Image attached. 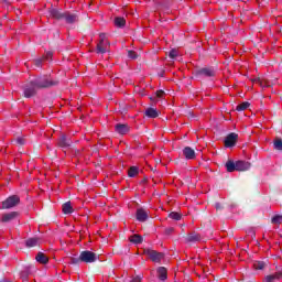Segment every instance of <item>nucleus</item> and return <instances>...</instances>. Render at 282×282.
I'll list each match as a JSON object with an SVG mask.
<instances>
[{"mask_svg":"<svg viewBox=\"0 0 282 282\" xmlns=\"http://www.w3.org/2000/svg\"><path fill=\"white\" fill-rule=\"evenodd\" d=\"M33 85L36 89H50V87H56L58 79H52V77L45 75L33 79Z\"/></svg>","mask_w":282,"mask_h":282,"instance_id":"obj_1","label":"nucleus"},{"mask_svg":"<svg viewBox=\"0 0 282 282\" xmlns=\"http://www.w3.org/2000/svg\"><path fill=\"white\" fill-rule=\"evenodd\" d=\"M82 263H96L100 256L94 251L85 250L79 253Z\"/></svg>","mask_w":282,"mask_h":282,"instance_id":"obj_2","label":"nucleus"},{"mask_svg":"<svg viewBox=\"0 0 282 282\" xmlns=\"http://www.w3.org/2000/svg\"><path fill=\"white\" fill-rule=\"evenodd\" d=\"M19 204H21V197H19V195H11L2 202V208H14V206H19Z\"/></svg>","mask_w":282,"mask_h":282,"instance_id":"obj_3","label":"nucleus"},{"mask_svg":"<svg viewBox=\"0 0 282 282\" xmlns=\"http://www.w3.org/2000/svg\"><path fill=\"white\" fill-rule=\"evenodd\" d=\"M143 253L147 254L153 263H161L162 259L165 257L164 252H158L153 249H144Z\"/></svg>","mask_w":282,"mask_h":282,"instance_id":"obj_4","label":"nucleus"},{"mask_svg":"<svg viewBox=\"0 0 282 282\" xmlns=\"http://www.w3.org/2000/svg\"><path fill=\"white\" fill-rule=\"evenodd\" d=\"M195 76L197 78H213V76H215V68L214 67H203V68H198L195 72Z\"/></svg>","mask_w":282,"mask_h":282,"instance_id":"obj_5","label":"nucleus"},{"mask_svg":"<svg viewBox=\"0 0 282 282\" xmlns=\"http://www.w3.org/2000/svg\"><path fill=\"white\" fill-rule=\"evenodd\" d=\"M34 82L31 80L29 84H26L23 87V94H24V98H33V96L36 95V91L39 88H36V85H33Z\"/></svg>","mask_w":282,"mask_h":282,"instance_id":"obj_6","label":"nucleus"},{"mask_svg":"<svg viewBox=\"0 0 282 282\" xmlns=\"http://www.w3.org/2000/svg\"><path fill=\"white\" fill-rule=\"evenodd\" d=\"M79 20H80V18L78 15V12L72 13L69 11H65L64 21L68 25H74V23H78Z\"/></svg>","mask_w":282,"mask_h":282,"instance_id":"obj_7","label":"nucleus"},{"mask_svg":"<svg viewBox=\"0 0 282 282\" xmlns=\"http://www.w3.org/2000/svg\"><path fill=\"white\" fill-rule=\"evenodd\" d=\"M237 140H239V134L235 132H230L226 138H225V147L227 149H231V147H235L237 144Z\"/></svg>","mask_w":282,"mask_h":282,"instance_id":"obj_8","label":"nucleus"},{"mask_svg":"<svg viewBox=\"0 0 282 282\" xmlns=\"http://www.w3.org/2000/svg\"><path fill=\"white\" fill-rule=\"evenodd\" d=\"M135 217L138 221L144 223L149 219V209H144L142 207L137 209Z\"/></svg>","mask_w":282,"mask_h":282,"instance_id":"obj_9","label":"nucleus"},{"mask_svg":"<svg viewBox=\"0 0 282 282\" xmlns=\"http://www.w3.org/2000/svg\"><path fill=\"white\" fill-rule=\"evenodd\" d=\"M17 217H19V213L11 212L8 214H3L0 221H1V224H10V221H14V219H17Z\"/></svg>","mask_w":282,"mask_h":282,"instance_id":"obj_10","label":"nucleus"},{"mask_svg":"<svg viewBox=\"0 0 282 282\" xmlns=\"http://www.w3.org/2000/svg\"><path fill=\"white\" fill-rule=\"evenodd\" d=\"M185 241L186 243H197V241H202V235L197 234L196 231H192L187 234Z\"/></svg>","mask_w":282,"mask_h":282,"instance_id":"obj_11","label":"nucleus"},{"mask_svg":"<svg viewBox=\"0 0 282 282\" xmlns=\"http://www.w3.org/2000/svg\"><path fill=\"white\" fill-rule=\"evenodd\" d=\"M48 14L52 19H56L57 21H63V19H65V12L58 9H50Z\"/></svg>","mask_w":282,"mask_h":282,"instance_id":"obj_12","label":"nucleus"},{"mask_svg":"<svg viewBox=\"0 0 282 282\" xmlns=\"http://www.w3.org/2000/svg\"><path fill=\"white\" fill-rule=\"evenodd\" d=\"M57 145L61 149H69L72 147V140L67 139V137L65 134H63L59 137Z\"/></svg>","mask_w":282,"mask_h":282,"instance_id":"obj_13","label":"nucleus"},{"mask_svg":"<svg viewBox=\"0 0 282 282\" xmlns=\"http://www.w3.org/2000/svg\"><path fill=\"white\" fill-rule=\"evenodd\" d=\"M251 166H252V163H250L248 161H237L236 162L237 171H250Z\"/></svg>","mask_w":282,"mask_h":282,"instance_id":"obj_14","label":"nucleus"},{"mask_svg":"<svg viewBox=\"0 0 282 282\" xmlns=\"http://www.w3.org/2000/svg\"><path fill=\"white\" fill-rule=\"evenodd\" d=\"M183 155L185 160H195L196 158L195 150H193L191 147H185L183 149Z\"/></svg>","mask_w":282,"mask_h":282,"instance_id":"obj_15","label":"nucleus"},{"mask_svg":"<svg viewBox=\"0 0 282 282\" xmlns=\"http://www.w3.org/2000/svg\"><path fill=\"white\" fill-rule=\"evenodd\" d=\"M115 130L117 133H120V135H124L126 133H129V124L127 123H117L115 126Z\"/></svg>","mask_w":282,"mask_h":282,"instance_id":"obj_16","label":"nucleus"},{"mask_svg":"<svg viewBox=\"0 0 282 282\" xmlns=\"http://www.w3.org/2000/svg\"><path fill=\"white\" fill-rule=\"evenodd\" d=\"M158 272V278L160 279V281H166V279H169V271L166 270L165 267H159L156 269Z\"/></svg>","mask_w":282,"mask_h":282,"instance_id":"obj_17","label":"nucleus"},{"mask_svg":"<svg viewBox=\"0 0 282 282\" xmlns=\"http://www.w3.org/2000/svg\"><path fill=\"white\" fill-rule=\"evenodd\" d=\"M62 210L64 215H72V213H74V207H72L70 202H66L62 205Z\"/></svg>","mask_w":282,"mask_h":282,"instance_id":"obj_18","label":"nucleus"},{"mask_svg":"<svg viewBox=\"0 0 282 282\" xmlns=\"http://www.w3.org/2000/svg\"><path fill=\"white\" fill-rule=\"evenodd\" d=\"M225 166L227 169V173H235V171H237V162L235 163L232 160L227 161Z\"/></svg>","mask_w":282,"mask_h":282,"instance_id":"obj_19","label":"nucleus"},{"mask_svg":"<svg viewBox=\"0 0 282 282\" xmlns=\"http://www.w3.org/2000/svg\"><path fill=\"white\" fill-rule=\"evenodd\" d=\"M129 241L131 243H134L138 246V245L142 243V241H144V238H142V236H140L138 234H134V235L130 236Z\"/></svg>","mask_w":282,"mask_h":282,"instance_id":"obj_20","label":"nucleus"},{"mask_svg":"<svg viewBox=\"0 0 282 282\" xmlns=\"http://www.w3.org/2000/svg\"><path fill=\"white\" fill-rule=\"evenodd\" d=\"M35 260L37 261V263L45 264V263H48L50 258H47V256H45V253L39 252L35 257Z\"/></svg>","mask_w":282,"mask_h":282,"instance_id":"obj_21","label":"nucleus"},{"mask_svg":"<svg viewBox=\"0 0 282 282\" xmlns=\"http://www.w3.org/2000/svg\"><path fill=\"white\" fill-rule=\"evenodd\" d=\"M144 116H147V118H158L160 112H158L155 108H148L144 112Z\"/></svg>","mask_w":282,"mask_h":282,"instance_id":"obj_22","label":"nucleus"},{"mask_svg":"<svg viewBox=\"0 0 282 282\" xmlns=\"http://www.w3.org/2000/svg\"><path fill=\"white\" fill-rule=\"evenodd\" d=\"M113 22L116 28H124L127 25V20L122 17L115 18Z\"/></svg>","mask_w":282,"mask_h":282,"instance_id":"obj_23","label":"nucleus"},{"mask_svg":"<svg viewBox=\"0 0 282 282\" xmlns=\"http://www.w3.org/2000/svg\"><path fill=\"white\" fill-rule=\"evenodd\" d=\"M26 248H36L39 246V238H29L25 241Z\"/></svg>","mask_w":282,"mask_h":282,"instance_id":"obj_24","label":"nucleus"},{"mask_svg":"<svg viewBox=\"0 0 282 282\" xmlns=\"http://www.w3.org/2000/svg\"><path fill=\"white\" fill-rule=\"evenodd\" d=\"M253 268L254 270H265L268 268V261H254Z\"/></svg>","mask_w":282,"mask_h":282,"instance_id":"obj_25","label":"nucleus"},{"mask_svg":"<svg viewBox=\"0 0 282 282\" xmlns=\"http://www.w3.org/2000/svg\"><path fill=\"white\" fill-rule=\"evenodd\" d=\"M107 47H109V44H104L99 42L97 44V54H107Z\"/></svg>","mask_w":282,"mask_h":282,"instance_id":"obj_26","label":"nucleus"},{"mask_svg":"<svg viewBox=\"0 0 282 282\" xmlns=\"http://www.w3.org/2000/svg\"><path fill=\"white\" fill-rule=\"evenodd\" d=\"M248 107H250V102L243 101L242 104H240L236 107V111H246V109H248Z\"/></svg>","mask_w":282,"mask_h":282,"instance_id":"obj_27","label":"nucleus"},{"mask_svg":"<svg viewBox=\"0 0 282 282\" xmlns=\"http://www.w3.org/2000/svg\"><path fill=\"white\" fill-rule=\"evenodd\" d=\"M169 218L174 219V221H180V219H182V214L177 212H172L169 214Z\"/></svg>","mask_w":282,"mask_h":282,"instance_id":"obj_28","label":"nucleus"},{"mask_svg":"<svg viewBox=\"0 0 282 282\" xmlns=\"http://www.w3.org/2000/svg\"><path fill=\"white\" fill-rule=\"evenodd\" d=\"M69 263L72 264V265H78L79 263H83V260L80 259V256L79 257H70L69 258Z\"/></svg>","mask_w":282,"mask_h":282,"instance_id":"obj_29","label":"nucleus"},{"mask_svg":"<svg viewBox=\"0 0 282 282\" xmlns=\"http://www.w3.org/2000/svg\"><path fill=\"white\" fill-rule=\"evenodd\" d=\"M138 173H139V170H138V167H135V166H131V167L129 169V171H128V175H129L130 177H135V175H138Z\"/></svg>","mask_w":282,"mask_h":282,"instance_id":"obj_30","label":"nucleus"},{"mask_svg":"<svg viewBox=\"0 0 282 282\" xmlns=\"http://www.w3.org/2000/svg\"><path fill=\"white\" fill-rule=\"evenodd\" d=\"M99 43H104V44H106V45H108V47H109V45H110V43H109V41L107 40V34H105V33H100L99 34Z\"/></svg>","mask_w":282,"mask_h":282,"instance_id":"obj_31","label":"nucleus"},{"mask_svg":"<svg viewBox=\"0 0 282 282\" xmlns=\"http://www.w3.org/2000/svg\"><path fill=\"white\" fill-rule=\"evenodd\" d=\"M282 223V215H275L271 218V224L279 225Z\"/></svg>","mask_w":282,"mask_h":282,"instance_id":"obj_32","label":"nucleus"},{"mask_svg":"<svg viewBox=\"0 0 282 282\" xmlns=\"http://www.w3.org/2000/svg\"><path fill=\"white\" fill-rule=\"evenodd\" d=\"M273 147L276 151H282V140L278 139L274 141Z\"/></svg>","mask_w":282,"mask_h":282,"instance_id":"obj_33","label":"nucleus"},{"mask_svg":"<svg viewBox=\"0 0 282 282\" xmlns=\"http://www.w3.org/2000/svg\"><path fill=\"white\" fill-rule=\"evenodd\" d=\"M138 53H135V51H128V57H130L132 61L138 59Z\"/></svg>","mask_w":282,"mask_h":282,"instance_id":"obj_34","label":"nucleus"},{"mask_svg":"<svg viewBox=\"0 0 282 282\" xmlns=\"http://www.w3.org/2000/svg\"><path fill=\"white\" fill-rule=\"evenodd\" d=\"M177 54H178V52H177L176 48H172V50L169 52V56H170L171 58H177Z\"/></svg>","mask_w":282,"mask_h":282,"instance_id":"obj_35","label":"nucleus"},{"mask_svg":"<svg viewBox=\"0 0 282 282\" xmlns=\"http://www.w3.org/2000/svg\"><path fill=\"white\" fill-rule=\"evenodd\" d=\"M15 143L19 147H23V144H25V139L23 137H19V138L15 139Z\"/></svg>","mask_w":282,"mask_h":282,"instance_id":"obj_36","label":"nucleus"},{"mask_svg":"<svg viewBox=\"0 0 282 282\" xmlns=\"http://www.w3.org/2000/svg\"><path fill=\"white\" fill-rule=\"evenodd\" d=\"M20 276L21 279H24L25 281H28V276H30V272L28 270L21 271Z\"/></svg>","mask_w":282,"mask_h":282,"instance_id":"obj_37","label":"nucleus"},{"mask_svg":"<svg viewBox=\"0 0 282 282\" xmlns=\"http://www.w3.org/2000/svg\"><path fill=\"white\" fill-rule=\"evenodd\" d=\"M272 276H273V279L275 280V281H279V280H281V278H282V272L281 271H278V272H275L274 274H271Z\"/></svg>","mask_w":282,"mask_h":282,"instance_id":"obj_38","label":"nucleus"},{"mask_svg":"<svg viewBox=\"0 0 282 282\" xmlns=\"http://www.w3.org/2000/svg\"><path fill=\"white\" fill-rule=\"evenodd\" d=\"M276 280H274V275L270 274L267 275L263 280V282H275Z\"/></svg>","mask_w":282,"mask_h":282,"instance_id":"obj_39","label":"nucleus"},{"mask_svg":"<svg viewBox=\"0 0 282 282\" xmlns=\"http://www.w3.org/2000/svg\"><path fill=\"white\" fill-rule=\"evenodd\" d=\"M52 56H54L53 52H46L45 56H43L44 61H50L52 58Z\"/></svg>","mask_w":282,"mask_h":282,"instance_id":"obj_40","label":"nucleus"},{"mask_svg":"<svg viewBox=\"0 0 282 282\" xmlns=\"http://www.w3.org/2000/svg\"><path fill=\"white\" fill-rule=\"evenodd\" d=\"M43 61H44V58L42 57V58H37V59H35L34 61V65H35V67H41V65H43Z\"/></svg>","mask_w":282,"mask_h":282,"instance_id":"obj_41","label":"nucleus"},{"mask_svg":"<svg viewBox=\"0 0 282 282\" xmlns=\"http://www.w3.org/2000/svg\"><path fill=\"white\" fill-rule=\"evenodd\" d=\"M173 232H175V228H173V227L165 229V235H173Z\"/></svg>","mask_w":282,"mask_h":282,"instance_id":"obj_42","label":"nucleus"},{"mask_svg":"<svg viewBox=\"0 0 282 282\" xmlns=\"http://www.w3.org/2000/svg\"><path fill=\"white\" fill-rule=\"evenodd\" d=\"M164 94H165L164 90H158L155 93V96H156V98H163Z\"/></svg>","mask_w":282,"mask_h":282,"instance_id":"obj_43","label":"nucleus"},{"mask_svg":"<svg viewBox=\"0 0 282 282\" xmlns=\"http://www.w3.org/2000/svg\"><path fill=\"white\" fill-rule=\"evenodd\" d=\"M216 210H224V206L220 203L215 204Z\"/></svg>","mask_w":282,"mask_h":282,"instance_id":"obj_44","label":"nucleus"},{"mask_svg":"<svg viewBox=\"0 0 282 282\" xmlns=\"http://www.w3.org/2000/svg\"><path fill=\"white\" fill-rule=\"evenodd\" d=\"M130 282H142V276L137 275V276L133 278Z\"/></svg>","mask_w":282,"mask_h":282,"instance_id":"obj_45","label":"nucleus"},{"mask_svg":"<svg viewBox=\"0 0 282 282\" xmlns=\"http://www.w3.org/2000/svg\"><path fill=\"white\" fill-rule=\"evenodd\" d=\"M253 83H258L261 87H263V82L261 80V78L253 79Z\"/></svg>","mask_w":282,"mask_h":282,"instance_id":"obj_46","label":"nucleus"},{"mask_svg":"<svg viewBox=\"0 0 282 282\" xmlns=\"http://www.w3.org/2000/svg\"><path fill=\"white\" fill-rule=\"evenodd\" d=\"M147 182V178H143L142 181H141V184H144Z\"/></svg>","mask_w":282,"mask_h":282,"instance_id":"obj_47","label":"nucleus"},{"mask_svg":"<svg viewBox=\"0 0 282 282\" xmlns=\"http://www.w3.org/2000/svg\"><path fill=\"white\" fill-rule=\"evenodd\" d=\"M0 282H12V281H9V280H0Z\"/></svg>","mask_w":282,"mask_h":282,"instance_id":"obj_48","label":"nucleus"},{"mask_svg":"<svg viewBox=\"0 0 282 282\" xmlns=\"http://www.w3.org/2000/svg\"><path fill=\"white\" fill-rule=\"evenodd\" d=\"M150 100H155V98L151 97Z\"/></svg>","mask_w":282,"mask_h":282,"instance_id":"obj_49","label":"nucleus"}]
</instances>
